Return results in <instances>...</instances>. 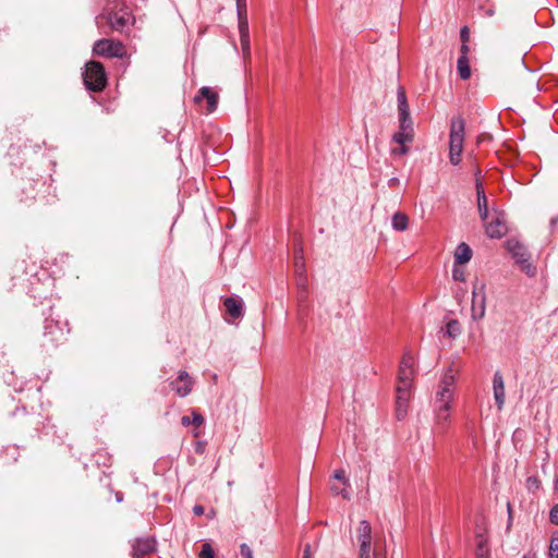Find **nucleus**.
Masks as SVG:
<instances>
[{"instance_id": "nucleus-3", "label": "nucleus", "mask_w": 558, "mask_h": 558, "mask_svg": "<svg viewBox=\"0 0 558 558\" xmlns=\"http://www.w3.org/2000/svg\"><path fill=\"white\" fill-rule=\"evenodd\" d=\"M69 332L70 328L66 320L54 319L52 317L45 319L44 337L52 347L64 341Z\"/></svg>"}, {"instance_id": "nucleus-36", "label": "nucleus", "mask_w": 558, "mask_h": 558, "mask_svg": "<svg viewBox=\"0 0 558 558\" xmlns=\"http://www.w3.org/2000/svg\"><path fill=\"white\" fill-rule=\"evenodd\" d=\"M549 558H558V537H553L549 545Z\"/></svg>"}, {"instance_id": "nucleus-5", "label": "nucleus", "mask_w": 558, "mask_h": 558, "mask_svg": "<svg viewBox=\"0 0 558 558\" xmlns=\"http://www.w3.org/2000/svg\"><path fill=\"white\" fill-rule=\"evenodd\" d=\"M93 51L95 54L106 58L122 57L124 47L120 41L104 38L94 44Z\"/></svg>"}, {"instance_id": "nucleus-19", "label": "nucleus", "mask_w": 558, "mask_h": 558, "mask_svg": "<svg viewBox=\"0 0 558 558\" xmlns=\"http://www.w3.org/2000/svg\"><path fill=\"white\" fill-rule=\"evenodd\" d=\"M359 544L372 543V526L368 521L362 520L356 529Z\"/></svg>"}, {"instance_id": "nucleus-42", "label": "nucleus", "mask_w": 558, "mask_h": 558, "mask_svg": "<svg viewBox=\"0 0 558 558\" xmlns=\"http://www.w3.org/2000/svg\"><path fill=\"white\" fill-rule=\"evenodd\" d=\"M549 520L553 524L558 525V504L550 509Z\"/></svg>"}, {"instance_id": "nucleus-44", "label": "nucleus", "mask_w": 558, "mask_h": 558, "mask_svg": "<svg viewBox=\"0 0 558 558\" xmlns=\"http://www.w3.org/2000/svg\"><path fill=\"white\" fill-rule=\"evenodd\" d=\"M460 38L462 43H468L470 38V33L468 26H463L460 31Z\"/></svg>"}, {"instance_id": "nucleus-55", "label": "nucleus", "mask_w": 558, "mask_h": 558, "mask_svg": "<svg viewBox=\"0 0 558 558\" xmlns=\"http://www.w3.org/2000/svg\"><path fill=\"white\" fill-rule=\"evenodd\" d=\"M555 488L558 490V474L555 476Z\"/></svg>"}, {"instance_id": "nucleus-17", "label": "nucleus", "mask_w": 558, "mask_h": 558, "mask_svg": "<svg viewBox=\"0 0 558 558\" xmlns=\"http://www.w3.org/2000/svg\"><path fill=\"white\" fill-rule=\"evenodd\" d=\"M471 258H472L471 247L464 242L460 243L457 246L456 252H454V264L463 265V264H466L468 262H470Z\"/></svg>"}, {"instance_id": "nucleus-38", "label": "nucleus", "mask_w": 558, "mask_h": 558, "mask_svg": "<svg viewBox=\"0 0 558 558\" xmlns=\"http://www.w3.org/2000/svg\"><path fill=\"white\" fill-rule=\"evenodd\" d=\"M452 277L456 281H465L464 270L460 267H457V266L453 267Z\"/></svg>"}, {"instance_id": "nucleus-11", "label": "nucleus", "mask_w": 558, "mask_h": 558, "mask_svg": "<svg viewBox=\"0 0 558 558\" xmlns=\"http://www.w3.org/2000/svg\"><path fill=\"white\" fill-rule=\"evenodd\" d=\"M226 312L232 319H239L244 315L243 301L238 295L228 296L223 300Z\"/></svg>"}, {"instance_id": "nucleus-4", "label": "nucleus", "mask_w": 558, "mask_h": 558, "mask_svg": "<svg viewBox=\"0 0 558 558\" xmlns=\"http://www.w3.org/2000/svg\"><path fill=\"white\" fill-rule=\"evenodd\" d=\"M471 317L473 320H481L486 313L485 283L476 280L473 283Z\"/></svg>"}, {"instance_id": "nucleus-43", "label": "nucleus", "mask_w": 558, "mask_h": 558, "mask_svg": "<svg viewBox=\"0 0 558 558\" xmlns=\"http://www.w3.org/2000/svg\"><path fill=\"white\" fill-rule=\"evenodd\" d=\"M330 489H331V492H332L333 494H336V495H342V497H343L344 499H350L349 494H348L344 489H339V487H338V486H336V485H331V486H330Z\"/></svg>"}, {"instance_id": "nucleus-37", "label": "nucleus", "mask_w": 558, "mask_h": 558, "mask_svg": "<svg viewBox=\"0 0 558 558\" xmlns=\"http://www.w3.org/2000/svg\"><path fill=\"white\" fill-rule=\"evenodd\" d=\"M541 485L539 480L536 476H530L526 480V486L529 490H535L538 489Z\"/></svg>"}, {"instance_id": "nucleus-32", "label": "nucleus", "mask_w": 558, "mask_h": 558, "mask_svg": "<svg viewBox=\"0 0 558 558\" xmlns=\"http://www.w3.org/2000/svg\"><path fill=\"white\" fill-rule=\"evenodd\" d=\"M236 11L239 21L247 19L246 0H236Z\"/></svg>"}, {"instance_id": "nucleus-6", "label": "nucleus", "mask_w": 558, "mask_h": 558, "mask_svg": "<svg viewBox=\"0 0 558 558\" xmlns=\"http://www.w3.org/2000/svg\"><path fill=\"white\" fill-rule=\"evenodd\" d=\"M194 380L185 371H180L178 377L170 383L172 390L181 398L186 397L193 388Z\"/></svg>"}, {"instance_id": "nucleus-47", "label": "nucleus", "mask_w": 558, "mask_h": 558, "mask_svg": "<svg viewBox=\"0 0 558 558\" xmlns=\"http://www.w3.org/2000/svg\"><path fill=\"white\" fill-rule=\"evenodd\" d=\"M193 513L197 517L199 515H203L204 514V507L202 505H195L193 507Z\"/></svg>"}, {"instance_id": "nucleus-35", "label": "nucleus", "mask_w": 558, "mask_h": 558, "mask_svg": "<svg viewBox=\"0 0 558 558\" xmlns=\"http://www.w3.org/2000/svg\"><path fill=\"white\" fill-rule=\"evenodd\" d=\"M399 130L409 131L414 133L412 118H408L399 121Z\"/></svg>"}, {"instance_id": "nucleus-41", "label": "nucleus", "mask_w": 558, "mask_h": 558, "mask_svg": "<svg viewBox=\"0 0 558 558\" xmlns=\"http://www.w3.org/2000/svg\"><path fill=\"white\" fill-rule=\"evenodd\" d=\"M191 421L193 425L201 426L204 423V417L199 412L193 410Z\"/></svg>"}, {"instance_id": "nucleus-53", "label": "nucleus", "mask_w": 558, "mask_h": 558, "mask_svg": "<svg viewBox=\"0 0 558 558\" xmlns=\"http://www.w3.org/2000/svg\"><path fill=\"white\" fill-rule=\"evenodd\" d=\"M512 521H513V517H512V513H510V515H508V525H507L508 530L511 527Z\"/></svg>"}, {"instance_id": "nucleus-26", "label": "nucleus", "mask_w": 558, "mask_h": 558, "mask_svg": "<svg viewBox=\"0 0 558 558\" xmlns=\"http://www.w3.org/2000/svg\"><path fill=\"white\" fill-rule=\"evenodd\" d=\"M445 333L450 338H457L461 333L459 320L451 319L446 324Z\"/></svg>"}, {"instance_id": "nucleus-58", "label": "nucleus", "mask_w": 558, "mask_h": 558, "mask_svg": "<svg viewBox=\"0 0 558 558\" xmlns=\"http://www.w3.org/2000/svg\"><path fill=\"white\" fill-rule=\"evenodd\" d=\"M117 500L121 501L122 500L121 496H117Z\"/></svg>"}, {"instance_id": "nucleus-7", "label": "nucleus", "mask_w": 558, "mask_h": 558, "mask_svg": "<svg viewBox=\"0 0 558 558\" xmlns=\"http://www.w3.org/2000/svg\"><path fill=\"white\" fill-rule=\"evenodd\" d=\"M156 550V539L154 537L136 538L132 545V556L134 558H145Z\"/></svg>"}, {"instance_id": "nucleus-28", "label": "nucleus", "mask_w": 558, "mask_h": 558, "mask_svg": "<svg viewBox=\"0 0 558 558\" xmlns=\"http://www.w3.org/2000/svg\"><path fill=\"white\" fill-rule=\"evenodd\" d=\"M295 271H296V275L299 277V284H303L304 286L305 281H306V278L304 276L305 264H304V260H303L302 256L295 258Z\"/></svg>"}, {"instance_id": "nucleus-13", "label": "nucleus", "mask_w": 558, "mask_h": 558, "mask_svg": "<svg viewBox=\"0 0 558 558\" xmlns=\"http://www.w3.org/2000/svg\"><path fill=\"white\" fill-rule=\"evenodd\" d=\"M477 207L481 219L485 222L488 218V201L482 182L476 180Z\"/></svg>"}, {"instance_id": "nucleus-8", "label": "nucleus", "mask_w": 558, "mask_h": 558, "mask_svg": "<svg viewBox=\"0 0 558 558\" xmlns=\"http://www.w3.org/2000/svg\"><path fill=\"white\" fill-rule=\"evenodd\" d=\"M465 136V121L462 117H453L450 123L449 144L461 145L464 144Z\"/></svg>"}, {"instance_id": "nucleus-34", "label": "nucleus", "mask_w": 558, "mask_h": 558, "mask_svg": "<svg viewBox=\"0 0 558 558\" xmlns=\"http://www.w3.org/2000/svg\"><path fill=\"white\" fill-rule=\"evenodd\" d=\"M239 33H240V37L250 36L247 19H243V20L239 21Z\"/></svg>"}, {"instance_id": "nucleus-54", "label": "nucleus", "mask_w": 558, "mask_h": 558, "mask_svg": "<svg viewBox=\"0 0 558 558\" xmlns=\"http://www.w3.org/2000/svg\"><path fill=\"white\" fill-rule=\"evenodd\" d=\"M507 509H508V515H510V513H512V508H511L510 502H508Z\"/></svg>"}, {"instance_id": "nucleus-15", "label": "nucleus", "mask_w": 558, "mask_h": 558, "mask_svg": "<svg viewBox=\"0 0 558 558\" xmlns=\"http://www.w3.org/2000/svg\"><path fill=\"white\" fill-rule=\"evenodd\" d=\"M397 101H398L399 121L410 118L411 117L410 107H409V104H408L405 92H404V89L402 87L398 88Z\"/></svg>"}, {"instance_id": "nucleus-52", "label": "nucleus", "mask_w": 558, "mask_h": 558, "mask_svg": "<svg viewBox=\"0 0 558 558\" xmlns=\"http://www.w3.org/2000/svg\"><path fill=\"white\" fill-rule=\"evenodd\" d=\"M558 223V217H555L550 220V228H551V231H554L556 225Z\"/></svg>"}, {"instance_id": "nucleus-24", "label": "nucleus", "mask_w": 558, "mask_h": 558, "mask_svg": "<svg viewBox=\"0 0 558 558\" xmlns=\"http://www.w3.org/2000/svg\"><path fill=\"white\" fill-rule=\"evenodd\" d=\"M459 75L462 80H469L471 76V70L469 65V59L465 56H460L457 62Z\"/></svg>"}, {"instance_id": "nucleus-10", "label": "nucleus", "mask_w": 558, "mask_h": 558, "mask_svg": "<svg viewBox=\"0 0 558 558\" xmlns=\"http://www.w3.org/2000/svg\"><path fill=\"white\" fill-rule=\"evenodd\" d=\"M493 391L494 399L497 409L500 411L504 408L506 395H505V383L504 377L499 371H496L493 378Z\"/></svg>"}, {"instance_id": "nucleus-31", "label": "nucleus", "mask_w": 558, "mask_h": 558, "mask_svg": "<svg viewBox=\"0 0 558 558\" xmlns=\"http://www.w3.org/2000/svg\"><path fill=\"white\" fill-rule=\"evenodd\" d=\"M476 557H480L481 554L489 557V548L487 546V541L484 538H480L476 545Z\"/></svg>"}, {"instance_id": "nucleus-51", "label": "nucleus", "mask_w": 558, "mask_h": 558, "mask_svg": "<svg viewBox=\"0 0 558 558\" xmlns=\"http://www.w3.org/2000/svg\"><path fill=\"white\" fill-rule=\"evenodd\" d=\"M303 558H312L311 556V547L310 545H306L304 550H303Z\"/></svg>"}, {"instance_id": "nucleus-1", "label": "nucleus", "mask_w": 558, "mask_h": 558, "mask_svg": "<svg viewBox=\"0 0 558 558\" xmlns=\"http://www.w3.org/2000/svg\"><path fill=\"white\" fill-rule=\"evenodd\" d=\"M506 246L515 264L520 267L521 271L530 278L535 277L537 274V268L531 262V254L525 245L515 239H509L506 242Z\"/></svg>"}, {"instance_id": "nucleus-48", "label": "nucleus", "mask_w": 558, "mask_h": 558, "mask_svg": "<svg viewBox=\"0 0 558 558\" xmlns=\"http://www.w3.org/2000/svg\"><path fill=\"white\" fill-rule=\"evenodd\" d=\"M460 52H461V56L468 57V53H469L468 43H465V44L462 43L461 48H460Z\"/></svg>"}, {"instance_id": "nucleus-33", "label": "nucleus", "mask_w": 558, "mask_h": 558, "mask_svg": "<svg viewBox=\"0 0 558 558\" xmlns=\"http://www.w3.org/2000/svg\"><path fill=\"white\" fill-rule=\"evenodd\" d=\"M201 558H215V553L209 543H204L202 545V550L199 553Z\"/></svg>"}, {"instance_id": "nucleus-27", "label": "nucleus", "mask_w": 558, "mask_h": 558, "mask_svg": "<svg viewBox=\"0 0 558 558\" xmlns=\"http://www.w3.org/2000/svg\"><path fill=\"white\" fill-rule=\"evenodd\" d=\"M414 137V133L409 131L399 130L397 133L393 134L392 141L403 145L405 143L412 142Z\"/></svg>"}, {"instance_id": "nucleus-30", "label": "nucleus", "mask_w": 558, "mask_h": 558, "mask_svg": "<svg viewBox=\"0 0 558 558\" xmlns=\"http://www.w3.org/2000/svg\"><path fill=\"white\" fill-rule=\"evenodd\" d=\"M372 543L360 544L359 558H372Z\"/></svg>"}, {"instance_id": "nucleus-56", "label": "nucleus", "mask_w": 558, "mask_h": 558, "mask_svg": "<svg viewBox=\"0 0 558 558\" xmlns=\"http://www.w3.org/2000/svg\"><path fill=\"white\" fill-rule=\"evenodd\" d=\"M196 452H202V445L201 444L197 445Z\"/></svg>"}, {"instance_id": "nucleus-50", "label": "nucleus", "mask_w": 558, "mask_h": 558, "mask_svg": "<svg viewBox=\"0 0 558 558\" xmlns=\"http://www.w3.org/2000/svg\"><path fill=\"white\" fill-rule=\"evenodd\" d=\"M181 424H182L183 426H189V425H191V424H192V421H191L190 416H186V415L182 416V417H181Z\"/></svg>"}, {"instance_id": "nucleus-23", "label": "nucleus", "mask_w": 558, "mask_h": 558, "mask_svg": "<svg viewBox=\"0 0 558 558\" xmlns=\"http://www.w3.org/2000/svg\"><path fill=\"white\" fill-rule=\"evenodd\" d=\"M453 390H448V388H439L436 393L435 407H441L446 403V407H450L452 400Z\"/></svg>"}, {"instance_id": "nucleus-22", "label": "nucleus", "mask_w": 558, "mask_h": 558, "mask_svg": "<svg viewBox=\"0 0 558 558\" xmlns=\"http://www.w3.org/2000/svg\"><path fill=\"white\" fill-rule=\"evenodd\" d=\"M412 379L413 376L411 375L398 374L397 393H403L404 396L411 393Z\"/></svg>"}, {"instance_id": "nucleus-9", "label": "nucleus", "mask_w": 558, "mask_h": 558, "mask_svg": "<svg viewBox=\"0 0 558 558\" xmlns=\"http://www.w3.org/2000/svg\"><path fill=\"white\" fill-rule=\"evenodd\" d=\"M119 12H110L107 15V21L110 27L116 32H123V29L130 24L131 13L126 10Z\"/></svg>"}, {"instance_id": "nucleus-25", "label": "nucleus", "mask_w": 558, "mask_h": 558, "mask_svg": "<svg viewBox=\"0 0 558 558\" xmlns=\"http://www.w3.org/2000/svg\"><path fill=\"white\" fill-rule=\"evenodd\" d=\"M463 146L449 144V160L453 166L461 162Z\"/></svg>"}, {"instance_id": "nucleus-21", "label": "nucleus", "mask_w": 558, "mask_h": 558, "mask_svg": "<svg viewBox=\"0 0 558 558\" xmlns=\"http://www.w3.org/2000/svg\"><path fill=\"white\" fill-rule=\"evenodd\" d=\"M391 223L396 231H405L409 227V217L401 211H397L392 216Z\"/></svg>"}, {"instance_id": "nucleus-45", "label": "nucleus", "mask_w": 558, "mask_h": 558, "mask_svg": "<svg viewBox=\"0 0 558 558\" xmlns=\"http://www.w3.org/2000/svg\"><path fill=\"white\" fill-rule=\"evenodd\" d=\"M333 477L338 481L343 482V484H348V480L345 478V473L343 470H337L333 474Z\"/></svg>"}, {"instance_id": "nucleus-20", "label": "nucleus", "mask_w": 558, "mask_h": 558, "mask_svg": "<svg viewBox=\"0 0 558 558\" xmlns=\"http://www.w3.org/2000/svg\"><path fill=\"white\" fill-rule=\"evenodd\" d=\"M435 417L437 426L444 429L450 417V407H446V403L441 407H435Z\"/></svg>"}, {"instance_id": "nucleus-29", "label": "nucleus", "mask_w": 558, "mask_h": 558, "mask_svg": "<svg viewBox=\"0 0 558 558\" xmlns=\"http://www.w3.org/2000/svg\"><path fill=\"white\" fill-rule=\"evenodd\" d=\"M454 385V376L451 373V369H448L447 373H445L441 381H440V388H448V390H452Z\"/></svg>"}, {"instance_id": "nucleus-16", "label": "nucleus", "mask_w": 558, "mask_h": 558, "mask_svg": "<svg viewBox=\"0 0 558 558\" xmlns=\"http://www.w3.org/2000/svg\"><path fill=\"white\" fill-rule=\"evenodd\" d=\"M415 359L410 351H405L399 365L398 374L414 376Z\"/></svg>"}, {"instance_id": "nucleus-2", "label": "nucleus", "mask_w": 558, "mask_h": 558, "mask_svg": "<svg viewBox=\"0 0 558 558\" xmlns=\"http://www.w3.org/2000/svg\"><path fill=\"white\" fill-rule=\"evenodd\" d=\"M83 80L87 89L95 93L101 92L107 85V75L104 65L98 61H89L86 63Z\"/></svg>"}, {"instance_id": "nucleus-39", "label": "nucleus", "mask_w": 558, "mask_h": 558, "mask_svg": "<svg viewBox=\"0 0 558 558\" xmlns=\"http://www.w3.org/2000/svg\"><path fill=\"white\" fill-rule=\"evenodd\" d=\"M240 43H241L243 54L244 56H250V53H251L250 36H247V37H240Z\"/></svg>"}, {"instance_id": "nucleus-40", "label": "nucleus", "mask_w": 558, "mask_h": 558, "mask_svg": "<svg viewBox=\"0 0 558 558\" xmlns=\"http://www.w3.org/2000/svg\"><path fill=\"white\" fill-rule=\"evenodd\" d=\"M240 554L243 558H253V551L251 547L245 543L240 545Z\"/></svg>"}, {"instance_id": "nucleus-18", "label": "nucleus", "mask_w": 558, "mask_h": 558, "mask_svg": "<svg viewBox=\"0 0 558 558\" xmlns=\"http://www.w3.org/2000/svg\"><path fill=\"white\" fill-rule=\"evenodd\" d=\"M411 398V393H397L396 397V416L399 421L403 420L408 413V405Z\"/></svg>"}, {"instance_id": "nucleus-14", "label": "nucleus", "mask_w": 558, "mask_h": 558, "mask_svg": "<svg viewBox=\"0 0 558 558\" xmlns=\"http://www.w3.org/2000/svg\"><path fill=\"white\" fill-rule=\"evenodd\" d=\"M486 233L492 239H499L505 235L507 228L505 223L496 218L493 221L485 223Z\"/></svg>"}, {"instance_id": "nucleus-12", "label": "nucleus", "mask_w": 558, "mask_h": 558, "mask_svg": "<svg viewBox=\"0 0 558 558\" xmlns=\"http://www.w3.org/2000/svg\"><path fill=\"white\" fill-rule=\"evenodd\" d=\"M202 99H206L207 111L209 113L214 112L217 109L218 101H219V95L217 92H215L210 87L204 86L198 90V94L195 96V101L198 102Z\"/></svg>"}, {"instance_id": "nucleus-57", "label": "nucleus", "mask_w": 558, "mask_h": 558, "mask_svg": "<svg viewBox=\"0 0 558 558\" xmlns=\"http://www.w3.org/2000/svg\"><path fill=\"white\" fill-rule=\"evenodd\" d=\"M476 558H489L488 556H485L484 554H481L480 557H476Z\"/></svg>"}, {"instance_id": "nucleus-49", "label": "nucleus", "mask_w": 558, "mask_h": 558, "mask_svg": "<svg viewBox=\"0 0 558 558\" xmlns=\"http://www.w3.org/2000/svg\"><path fill=\"white\" fill-rule=\"evenodd\" d=\"M399 183H400V180L397 177H393V178L388 180V185L390 187L397 186V185H399Z\"/></svg>"}, {"instance_id": "nucleus-46", "label": "nucleus", "mask_w": 558, "mask_h": 558, "mask_svg": "<svg viewBox=\"0 0 558 558\" xmlns=\"http://www.w3.org/2000/svg\"><path fill=\"white\" fill-rule=\"evenodd\" d=\"M409 153V147L405 144L400 145L399 148L393 149V154L397 155H407Z\"/></svg>"}]
</instances>
